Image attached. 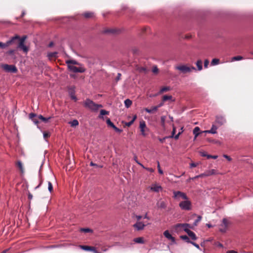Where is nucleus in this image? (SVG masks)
<instances>
[{"label": "nucleus", "mask_w": 253, "mask_h": 253, "mask_svg": "<svg viewBox=\"0 0 253 253\" xmlns=\"http://www.w3.org/2000/svg\"><path fill=\"white\" fill-rule=\"evenodd\" d=\"M84 106L93 111H97L99 108L103 107L102 105L96 104L89 99H86L85 100L84 102Z\"/></svg>", "instance_id": "1"}, {"label": "nucleus", "mask_w": 253, "mask_h": 253, "mask_svg": "<svg viewBox=\"0 0 253 253\" xmlns=\"http://www.w3.org/2000/svg\"><path fill=\"white\" fill-rule=\"evenodd\" d=\"M26 36H24L20 38L18 42L17 48L22 50L24 53H27L29 51V48L25 44V40L27 39Z\"/></svg>", "instance_id": "2"}, {"label": "nucleus", "mask_w": 253, "mask_h": 253, "mask_svg": "<svg viewBox=\"0 0 253 253\" xmlns=\"http://www.w3.org/2000/svg\"><path fill=\"white\" fill-rule=\"evenodd\" d=\"M179 207L182 210L190 211L192 209V203L188 199L184 200L179 203Z\"/></svg>", "instance_id": "3"}, {"label": "nucleus", "mask_w": 253, "mask_h": 253, "mask_svg": "<svg viewBox=\"0 0 253 253\" xmlns=\"http://www.w3.org/2000/svg\"><path fill=\"white\" fill-rule=\"evenodd\" d=\"M175 68L176 70H179L181 73L183 74L190 73L192 71V70H196V68L192 66L189 67L185 65H181L176 66Z\"/></svg>", "instance_id": "4"}, {"label": "nucleus", "mask_w": 253, "mask_h": 253, "mask_svg": "<svg viewBox=\"0 0 253 253\" xmlns=\"http://www.w3.org/2000/svg\"><path fill=\"white\" fill-rule=\"evenodd\" d=\"M173 198L177 200H180V199H188V197L187 196L186 194L182 192L179 191H173Z\"/></svg>", "instance_id": "5"}, {"label": "nucleus", "mask_w": 253, "mask_h": 253, "mask_svg": "<svg viewBox=\"0 0 253 253\" xmlns=\"http://www.w3.org/2000/svg\"><path fill=\"white\" fill-rule=\"evenodd\" d=\"M1 67L3 70L7 72L15 73L17 72V69L14 65L3 64Z\"/></svg>", "instance_id": "6"}, {"label": "nucleus", "mask_w": 253, "mask_h": 253, "mask_svg": "<svg viewBox=\"0 0 253 253\" xmlns=\"http://www.w3.org/2000/svg\"><path fill=\"white\" fill-rule=\"evenodd\" d=\"M68 69L74 73H84L85 71V69L83 66L77 67L74 65H70L68 66Z\"/></svg>", "instance_id": "7"}, {"label": "nucleus", "mask_w": 253, "mask_h": 253, "mask_svg": "<svg viewBox=\"0 0 253 253\" xmlns=\"http://www.w3.org/2000/svg\"><path fill=\"white\" fill-rule=\"evenodd\" d=\"M229 221L226 218H224L222 220V224L220 225L219 229V231L223 233L225 232L229 225Z\"/></svg>", "instance_id": "8"}, {"label": "nucleus", "mask_w": 253, "mask_h": 253, "mask_svg": "<svg viewBox=\"0 0 253 253\" xmlns=\"http://www.w3.org/2000/svg\"><path fill=\"white\" fill-rule=\"evenodd\" d=\"M147 224H149V223H145L141 221H137L136 223L133 225V227L137 230L139 231L143 230L144 227L146 226Z\"/></svg>", "instance_id": "9"}, {"label": "nucleus", "mask_w": 253, "mask_h": 253, "mask_svg": "<svg viewBox=\"0 0 253 253\" xmlns=\"http://www.w3.org/2000/svg\"><path fill=\"white\" fill-rule=\"evenodd\" d=\"M20 39V36L17 35H16L14 37H12V38H11V39L9 40H8V41L6 42L8 46L11 44L15 43L17 42H18Z\"/></svg>", "instance_id": "10"}, {"label": "nucleus", "mask_w": 253, "mask_h": 253, "mask_svg": "<svg viewBox=\"0 0 253 253\" xmlns=\"http://www.w3.org/2000/svg\"><path fill=\"white\" fill-rule=\"evenodd\" d=\"M187 227L191 228V226L188 223H178L174 225L175 230L177 231H178L181 228H183L184 229Z\"/></svg>", "instance_id": "11"}, {"label": "nucleus", "mask_w": 253, "mask_h": 253, "mask_svg": "<svg viewBox=\"0 0 253 253\" xmlns=\"http://www.w3.org/2000/svg\"><path fill=\"white\" fill-rule=\"evenodd\" d=\"M139 128L140 129V131L141 134L143 136H145L146 134L145 133V130L147 129L145 121L142 120L139 123Z\"/></svg>", "instance_id": "12"}, {"label": "nucleus", "mask_w": 253, "mask_h": 253, "mask_svg": "<svg viewBox=\"0 0 253 253\" xmlns=\"http://www.w3.org/2000/svg\"><path fill=\"white\" fill-rule=\"evenodd\" d=\"M215 122L219 124V126H222L226 123V120L224 117L222 116H217L216 117Z\"/></svg>", "instance_id": "13"}, {"label": "nucleus", "mask_w": 253, "mask_h": 253, "mask_svg": "<svg viewBox=\"0 0 253 253\" xmlns=\"http://www.w3.org/2000/svg\"><path fill=\"white\" fill-rule=\"evenodd\" d=\"M189 227L185 228L184 229V230L185 232L187 233V234L188 235V236L193 240H196L197 239V237L196 236V234L192 231L189 230L188 229Z\"/></svg>", "instance_id": "14"}, {"label": "nucleus", "mask_w": 253, "mask_h": 253, "mask_svg": "<svg viewBox=\"0 0 253 253\" xmlns=\"http://www.w3.org/2000/svg\"><path fill=\"white\" fill-rule=\"evenodd\" d=\"M164 235L166 238H167L168 240H170L172 243H175V239L174 237L172 236L168 230H166L164 232Z\"/></svg>", "instance_id": "15"}, {"label": "nucleus", "mask_w": 253, "mask_h": 253, "mask_svg": "<svg viewBox=\"0 0 253 253\" xmlns=\"http://www.w3.org/2000/svg\"><path fill=\"white\" fill-rule=\"evenodd\" d=\"M29 118L32 120V121L36 125L39 123L38 116L35 113H30L29 114Z\"/></svg>", "instance_id": "16"}, {"label": "nucleus", "mask_w": 253, "mask_h": 253, "mask_svg": "<svg viewBox=\"0 0 253 253\" xmlns=\"http://www.w3.org/2000/svg\"><path fill=\"white\" fill-rule=\"evenodd\" d=\"M157 206L159 209H166L167 208V204L164 201L159 200L157 203Z\"/></svg>", "instance_id": "17"}, {"label": "nucleus", "mask_w": 253, "mask_h": 253, "mask_svg": "<svg viewBox=\"0 0 253 253\" xmlns=\"http://www.w3.org/2000/svg\"><path fill=\"white\" fill-rule=\"evenodd\" d=\"M82 15L85 18H92L94 17V13L91 11H86L82 14Z\"/></svg>", "instance_id": "18"}, {"label": "nucleus", "mask_w": 253, "mask_h": 253, "mask_svg": "<svg viewBox=\"0 0 253 253\" xmlns=\"http://www.w3.org/2000/svg\"><path fill=\"white\" fill-rule=\"evenodd\" d=\"M57 52H49L47 54V57L49 60H53L57 58Z\"/></svg>", "instance_id": "19"}, {"label": "nucleus", "mask_w": 253, "mask_h": 253, "mask_svg": "<svg viewBox=\"0 0 253 253\" xmlns=\"http://www.w3.org/2000/svg\"><path fill=\"white\" fill-rule=\"evenodd\" d=\"M217 127L215 125H212V127L210 130H206L204 132L206 133L215 134L217 133Z\"/></svg>", "instance_id": "20"}, {"label": "nucleus", "mask_w": 253, "mask_h": 253, "mask_svg": "<svg viewBox=\"0 0 253 253\" xmlns=\"http://www.w3.org/2000/svg\"><path fill=\"white\" fill-rule=\"evenodd\" d=\"M144 110L147 113L149 114H153L156 112L158 110L157 107L153 106L151 109H149L148 108H145Z\"/></svg>", "instance_id": "21"}, {"label": "nucleus", "mask_w": 253, "mask_h": 253, "mask_svg": "<svg viewBox=\"0 0 253 253\" xmlns=\"http://www.w3.org/2000/svg\"><path fill=\"white\" fill-rule=\"evenodd\" d=\"M206 172L207 176L219 174L217 171L214 169L207 170L206 171Z\"/></svg>", "instance_id": "22"}, {"label": "nucleus", "mask_w": 253, "mask_h": 253, "mask_svg": "<svg viewBox=\"0 0 253 253\" xmlns=\"http://www.w3.org/2000/svg\"><path fill=\"white\" fill-rule=\"evenodd\" d=\"M118 31L115 29L109 28L105 29V30H104L103 32L106 34H114L117 33Z\"/></svg>", "instance_id": "23"}, {"label": "nucleus", "mask_w": 253, "mask_h": 253, "mask_svg": "<svg viewBox=\"0 0 253 253\" xmlns=\"http://www.w3.org/2000/svg\"><path fill=\"white\" fill-rule=\"evenodd\" d=\"M162 189L161 186H159L157 184H154L151 187V190L154 192H159L160 190Z\"/></svg>", "instance_id": "24"}, {"label": "nucleus", "mask_w": 253, "mask_h": 253, "mask_svg": "<svg viewBox=\"0 0 253 253\" xmlns=\"http://www.w3.org/2000/svg\"><path fill=\"white\" fill-rule=\"evenodd\" d=\"M16 165L17 167L19 169L20 172L23 173L24 172V169L23 166V164L20 161H18L16 162Z\"/></svg>", "instance_id": "25"}, {"label": "nucleus", "mask_w": 253, "mask_h": 253, "mask_svg": "<svg viewBox=\"0 0 253 253\" xmlns=\"http://www.w3.org/2000/svg\"><path fill=\"white\" fill-rule=\"evenodd\" d=\"M80 247L84 250V251H92V250H94V247H91V246H84V245H81L80 246Z\"/></svg>", "instance_id": "26"}, {"label": "nucleus", "mask_w": 253, "mask_h": 253, "mask_svg": "<svg viewBox=\"0 0 253 253\" xmlns=\"http://www.w3.org/2000/svg\"><path fill=\"white\" fill-rule=\"evenodd\" d=\"M39 119L41 120L42 122L44 123H47L49 120H50L52 117H49L48 118H45L41 115H40L38 116Z\"/></svg>", "instance_id": "27"}, {"label": "nucleus", "mask_w": 253, "mask_h": 253, "mask_svg": "<svg viewBox=\"0 0 253 253\" xmlns=\"http://www.w3.org/2000/svg\"><path fill=\"white\" fill-rule=\"evenodd\" d=\"M66 63L68 65V66H70V65H80V64H79L76 61L73 60H67L66 61Z\"/></svg>", "instance_id": "28"}, {"label": "nucleus", "mask_w": 253, "mask_h": 253, "mask_svg": "<svg viewBox=\"0 0 253 253\" xmlns=\"http://www.w3.org/2000/svg\"><path fill=\"white\" fill-rule=\"evenodd\" d=\"M137 70L140 73H147L148 72V69L144 67H138Z\"/></svg>", "instance_id": "29"}, {"label": "nucleus", "mask_w": 253, "mask_h": 253, "mask_svg": "<svg viewBox=\"0 0 253 253\" xmlns=\"http://www.w3.org/2000/svg\"><path fill=\"white\" fill-rule=\"evenodd\" d=\"M200 130V128L198 126L195 127L193 131V134L195 135V139L199 135Z\"/></svg>", "instance_id": "30"}, {"label": "nucleus", "mask_w": 253, "mask_h": 253, "mask_svg": "<svg viewBox=\"0 0 253 253\" xmlns=\"http://www.w3.org/2000/svg\"><path fill=\"white\" fill-rule=\"evenodd\" d=\"M170 89V87L169 86H164L160 89L159 93L160 94H162L165 92L169 90Z\"/></svg>", "instance_id": "31"}, {"label": "nucleus", "mask_w": 253, "mask_h": 253, "mask_svg": "<svg viewBox=\"0 0 253 253\" xmlns=\"http://www.w3.org/2000/svg\"><path fill=\"white\" fill-rule=\"evenodd\" d=\"M172 96L171 95H164L163 97L162 101L163 102H165L168 100H172Z\"/></svg>", "instance_id": "32"}, {"label": "nucleus", "mask_w": 253, "mask_h": 253, "mask_svg": "<svg viewBox=\"0 0 253 253\" xmlns=\"http://www.w3.org/2000/svg\"><path fill=\"white\" fill-rule=\"evenodd\" d=\"M134 242L136 243L142 244L144 243V240L142 237H138L134 238L133 240Z\"/></svg>", "instance_id": "33"}, {"label": "nucleus", "mask_w": 253, "mask_h": 253, "mask_svg": "<svg viewBox=\"0 0 253 253\" xmlns=\"http://www.w3.org/2000/svg\"><path fill=\"white\" fill-rule=\"evenodd\" d=\"M196 65L199 71H201L202 70V61L201 60H199L197 61Z\"/></svg>", "instance_id": "34"}, {"label": "nucleus", "mask_w": 253, "mask_h": 253, "mask_svg": "<svg viewBox=\"0 0 253 253\" xmlns=\"http://www.w3.org/2000/svg\"><path fill=\"white\" fill-rule=\"evenodd\" d=\"M243 59H244V58L243 56L239 55V56H236L233 57L231 58V61L232 62L234 61H239V60H241Z\"/></svg>", "instance_id": "35"}, {"label": "nucleus", "mask_w": 253, "mask_h": 253, "mask_svg": "<svg viewBox=\"0 0 253 253\" xmlns=\"http://www.w3.org/2000/svg\"><path fill=\"white\" fill-rule=\"evenodd\" d=\"M109 113L108 111H107L105 110H101L100 111V116H99V118L103 119V116L106 115H108Z\"/></svg>", "instance_id": "36"}, {"label": "nucleus", "mask_w": 253, "mask_h": 253, "mask_svg": "<svg viewBox=\"0 0 253 253\" xmlns=\"http://www.w3.org/2000/svg\"><path fill=\"white\" fill-rule=\"evenodd\" d=\"M125 104L126 108H129L132 104V101L130 99H127L125 101Z\"/></svg>", "instance_id": "37"}, {"label": "nucleus", "mask_w": 253, "mask_h": 253, "mask_svg": "<svg viewBox=\"0 0 253 253\" xmlns=\"http://www.w3.org/2000/svg\"><path fill=\"white\" fill-rule=\"evenodd\" d=\"M180 238L182 239L183 240H184L187 243H190V242H191L189 237L186 235H181L180 236Z\"/></svg>", "instance_id": "38"}, {"label": "nucleus", "mask_w": 253, "mask_h": 253, "mask_svg": "<svg viewBox=\"0 0 253 253\" xmlns=\"http://www.w3.org/2000/svg\"><path fill=\"white\" fill-rule=\"evenodd\" d=\"M70 97H71L72 99L74 100L75 101H77V100H78L76 96V95L75 94V92H74V91H71L70 92Z\"/></svg>", "instance_id": "39"}, {"label": "nucleus", "mask_w": 253, "mask_h": 253, "mask_svg": "<svg viewBox=\"0 0 253 253\" xmlns=\"http://www.w3.org/2000/svg\"><path fill=\"white\" fill-rule=\"evenodd\" d=\"M219 63V59L217 58H214L211 62V65L213 66L218 64Z\"/></svg>", "instance_id": "40"}, {"label": "nucleus", "mask_w": 253, "mask_h": 253, "mask_svg": "<svg viewBox=\"0 0 253 253\" xmlns=\"http://www.w3.org/2000/svg\"><path fill=\"white\" fill-rule=\"evenodd\" d=\"M106 123L107 125L112 128L115 126L114 124L111 121L110 119L109 118H107L106 120Z\"/></svg>", "instance_id": "41"}, {"label": "nucleus", "mask_w": 253, "mask_h": 253, "mask_svg": "<svg viewBox=\"0 0 253 253\" xmlns=\"http://www.w3.org/2000/svg\"><path fill=\"white\" fill-rule=\"evenodd\" d=\"M70 124L72 126H76L79 125V122L77 120H74L70 122Z\"/></svg>", "instance_id": "42"}, {"label": "nucleus", "mask_w": 253, "mask_h": 253, "mask_svg": "<svg viewBox=\"0 0 253 253\" xmlns=\"http://www.w3.org/2000/svg\"><path fill=\"white\" fill-rule=\"evenodd\" d=\"M202 216L200 215L198 216L197 219L195 221L194 223V225L195 226H197L198 223L201 220Z\"/></svg>", "instance_id": "43"}, {"label": "nucleus", "mask_w": 253, "mask_h": 253, "mask_svg": "<svg viewBox=\"0 0 253 253\" xmlns=\"http://www.w3.org/2000/svg\"><path fill=\"white\" fill-rule=\"evenodd\" d=\"M8 47V45L7 44V42L5 43H3L0 42V48L1 49L5 48Z\"/></svg>", "instance_id": "44"}, {"label": "nucleus", "mask_w": 253, "mask_h": 253, "mask_svg": "<svg viewBox=\"0 0 253 253\" xmlns=\"http://www.w3.org/2000/svg\"><path fill=\"white\" fill-rule=\"evenodd\" d=\"M48 189L50 192H52L53 191V186L51 182H48Z\"/></svg>", "instance_id": "45"}, {"label": "nucleus", "mask_w": 253, "mask_h": 253, "mask_svg": "<svg viewBox=\"0 0 253 253\" xmlns=\"http://www.w3.org/2000/svg\"><path fill=\"white\" fill-rule=\"evenodd\" d=\"M175 131H176V128L174 126H173V129H172V131L171 132V135L169 136L170 138H173L174 137V135L175 133Z\"/></svg>", "instance_id": "46"}, {"label": "nucleus", "mask_w": 253, "mask_h": 253, "mask_svg": "<svg viewBox=\"0 0 253 253\" xmlns=\"http://www.w3.org/2000/svg\"><path fill=\"white\" fill-rule=\"evenodd\" d=\"M81 231L85 233H88L91 231V230L89 228H82Z\"/></svg>", "instance_id": "47"}, {"label": "nucleus", "mask_w": 253, "mask_h": 253, "mask_svg": "<svg viewBox=\"0 0 253 253\" xmlns=\"http://www.w3.org/2000/svg\"><path fill=\"white\" fill-rule=\"evenodd\" d=\"M157 168L158 169V171L160 174H163V171L161 169L160 163L159 162H157Z\"/></svg>", "instance_id": "48"}, {"label": "nucleus", "mask_w": 253, "mask_h": 253, "mask_svg": "<svg viewBox=\"0 0 253 253\" xmlns=\"http://www.w3.org/2000/svg\"><path fill=\"white\" fill-rule=\"evenodd\" d=\"M152 72L154 73V74H157L159 72V69L157 67V66H154L153 67V69H152Z\"/></svg>", "instance_id": "49"}, {"label": "nucleus", "mask_w": 253, "mask_h": 253, "mask_svg": "<svg viewBox=\"0 0 253 253\" xmlns=\"http://www.w3.org/2000/svg\"><path fill=\"white\" fill-rule=\"evenodd\" d=\"M116 132H119V133H121L122 132V130L118 128L117 127H116L115 126L113 127V128Z\"/></svg>", "instance_id": "50"}, {"label": "nucleus", "mask_w": 253, "mask_h": 253, "mask_svg": "<svg viewBox=\"0 0 253 253\" xmlns=\"http://www.w3.org/2000/svg\"><path fill=\"white\" fill-rule=\"evenodd\" d=\"M217 157H218V156L217 155H213V156L211 155H207L208 159L212 158L213 159H216Z\"/></svg>", "instance_id": "51"}, {"label": "nucleus", "mask_w": 253, "mask_h": 253, "mask_svg": "<svg viewBox=\"0 0 253 253\" xmlns=\"http://www.w3.org/2000/svg\"><path fill=\"white\" fill-rule=\"evenodd\" d=\"M205 176H207L206 171L205 172H204L203 173H201L198 175H197V177H199V178L203 177H205Z\"/></svg>", "instance_id": "52"}, {"label": "nucleus", "mask_w": 253, "mask_h": 253, "mask_svg": "<svg viewBox=\"0 0 253 253\" xmlns=\"http://www.w3.org/2000/svg\"><path fill=\"white\" fill-rule=\"evenodd\" d=\"M49 136H50V134L48 132H44V133H43V137H44V138L45 139L47 138Z\"/></svg>", "instance_id": "53"}, {"label": "nucleus", "mask_w": 253, "mask_h": 253, "mask_svg": "<svg viewBox=\"0 0 253 253\" xmlns=\"http://www.w3.org/2000/svg\"><path fill=\"white\" fill-rule=\"evenodd\" d=\"M209 64V61L208 59H206L204 61V67L207 68Z\"/></svg>", "instance_id": "54"}, {"label": "nucleus", "mask_w": 253, "mask_h": 253, "mask_svg": "<svg viewBox=\"0 0 253 253\" xmlns=\"http://www.w3.org/2000/svg\"><path fill=\"white\" fill-rule=\"evenodd\" d=\"M190 243L191 244H192L193 246H194L196 248H197V249H200V247L199 246V245H198L197 244H196V243L195 242H193L192 241L190 242Z\"/></svg>", "instance_id": "55"}, {"label": "nucleus", "mask_w": 253, "mask_h": 253, "mask_svg": "<svg viewBox=\"0 0 253 253\" xmlns=\"http://www.w3.org/2000/svg\"><path fill=\"white\" fill-rule=\"evenodd\" d=\"M223 157L226 158L228 161H231L232 159L227 155H223Z\"/></svg>", "instance_id": "56"}, {"label": "nucleus", "mask_w": 253, "mask_h": 253, "mask_svg": "<svg viewBox=\"0 0 253 253\" xmlns=\"http://www.w3.org/2000/svg\"><path fill=\"white\" fill-rule=\"evenodd\" d=\"M133 122L131 121L129 122H127V123H126V126H128V127H129L130 126H131L132 124H133Z\"/></svg>", "instance_id": "57"}, {"label": "nucleus", "mask_w": 253, "mask_h": 253, "mask_svg": "<svg viewBox=\"0 0 253 253\" xmlns=\"http://www.w3.org/2000/svg\"><path fill=\"white\" fill-rule=\"evenodd\" d=\"M197 166H198V164H196V163H192L190 164V168H191L196 167Z\"/></svg>", "instance_id": "58"}, {"label": "nucleus", "mask_w": 253, "mask_h": 253, "mask_svg": "<svg viewBox=\"0 0 253 253\" xmlns=\"http://www.w3.org/2000/svg\"><path fill=\"white\" fill-rule=\"evenodd\" d=\"M14 52H15V50H13V49H11V50H9V51L7 52V53H8V54H9V55H12V54H14Z\"/></svg>", "instance_id": "59"}, {"label": "nucleus", "mask_w": 253, "mask_h": 253, "mask_svg": "<svg viewBox=\"0 0 253 253\" xmlns=\"http://www.w3.org/2000/svg\"><path fill=\"white\" fill-rule=\"evenodd\" d=\"M181 133V132H178L177 134L174 135V137L173 138H174L175 139H178Z\"/></svg>", "instance_id": "60"}, {"label": "nucleus", "mask_w": 253, "mask_h": 253, "mask_svg": "<svg viewBox=\"0 0 253 253\" xmlns=\"http://www.w3.org/2000/svg\"><path fill=\"white\" fill-rule=\"evenodd\" d=\"M142 216L141 215H136V218L137 219V221H140V220L142 218Z\"/></svg>", "instance_id": "61"}, {"label": "nucleus", "mask_w": 253, "mask_h": 253, "mask_svg": "<svg viewBox=\"0 0 253 253\" xmlns=\"http://www.w3.org/2000/svg\"><path fill=\"white\" fill-rule=\"evenodd\" d=\"M121 73H118V76H117V77L116 78V80L117 81L120 80V79H121Z\"/></svg>", "instance_id": "62"}, {"label": "nucleus", "mask_w": 253, "mask_h": 253, "mask_svg": "<svg viewBox=\"0 0 253 253\" xmlns=\"http://www.w3.org/2000/svg\"><path fill=\"white\" fill-rule=\"evenodd\" d=\"M146 169H147V170H148L149 171H150L151 172H153L154 171V170L152 168H146Z\"/></svg>", "instance_id": "63"}, {"label": "nucleus", "mask_w": 253, "mask_h": 253, "mask_svg": "<svg viewBox=\"0 0 253 253\" xmlns=\"http://www.w3.org/2000/svg\"><path fill=\"white\" fill-rule=\"evenodd\" d=\"M226 253H238V252L236 251H235L234 250H230V251H227L226 252Z\"/></svg>", "instance_id": "64"}]
</instances>
